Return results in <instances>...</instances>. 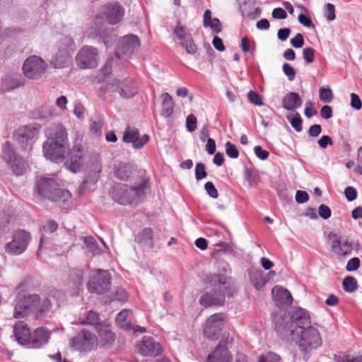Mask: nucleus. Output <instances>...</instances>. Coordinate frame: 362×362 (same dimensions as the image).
<instances>
[{
    "mask_svg": "<svg viewBox=\"0 0 362 362\" xmlns=\"http://www.w3.org/2000/svg\"><path fill=\"white\" fill-rule=\"evenodd\" d=\"M63 293L57 290H52L47 296L40 297L37 294H18L13 300V317L16 319L27 316L32 310H36L37 317H41L51 309L55 300L59 301L63 298Z\"/></svg>",
    "mask_w": 362,
    "mask_h": 362,
    "instance_id": "obj_1",
    "label": "nucleus"
},
{
    "mask_svg": "<svg viewBox=\"0 0 362 362\" xmlns=\"http://www.w3.org/2000/svg\"><path fill=\"white\" fill-rule=\"evenodd\" d=\"M46 141L42 144L44 156L54 163H62L69 152L68 133L62 124H53L45 130Z\"/></svg>",
    "mask_w": 362,
    "mask_h": 362,
    "instance_id": "obj_2",
    "label": "nucleus"
},
{
    "mask_svg": "<svg viewBox=\"0 0 362 362\" xmlns=\"http://www.w3.org/2000/svg\"><path fill=\"white\" fill-rule=\"evenodd\" d=\"M148 188L147 182H114L109 194L119 204L136 206L145 195Z\"/></svg>",
    "mask_w": 362,
    "mask_h": 362,
    "instance_id": "obj_3",
    "label": "nucleus"
},
{
    "mask_svg": "<svg viewBox=\"0 0 362 362\" xmlns=\"http://www.w3.org/2000/svg\"><path fill=\"white\" fill-rule=\"evenodd\" d=\"M291 322H286L284 317H280L274 320L276 330L283 337L295 339L296 330L300 331L310 327V319L308 311L301 308H295L291 313Z\"/></svg>",
    "mask_w": 362,
    "mask_h": 362,
    "instance_id": "obj_4",
    "label": "nucleus"
},
{
    "mask_svg": "<svg viewBox=\"0 0 362 362\" xmlns=\"http://www.w3.org/2000/svg\"><path fill=\"white\" fill-rule=\"evenodd\" d=\"M211 282L213 288L200 297V305L204 308L223 305L226 292V276L225 274H214Z\"/></svg>",
    "mask_w": 362,
    "mask_h": 362,
    "instance_id": "obj_5",
    "label": "nucleus"
},
{
    "mask_svg": "<svg viewBox=\"0 0 362 362\" xmlns=\"http://www.w3.org/2000/svg\"><path fill=\"white\" fill-rule=\"evenodd\" d=\"M300 349L303 352L304 358L306 359V352L317 349L322 344L320 334L317 328L310 326L300 331L296 330L295 339Z\"/></svg>",
    "mask_w": 362,
    "mask_h": 362,
    "instance_id": "obj_6",
    "label": "nucleus"
},
{
    "mask_svg": "<svg viewBox=\"0 0 362 362\" xmlns=\"http://www.w3.org/2000/svg\"><path fill=\"white\" fill-rule=\"evenodd\" d=\"M57 51L52 57L51 63L55 68L69 66L71 62V54L75 49L74 40L69 37H62L57 44Z\"/></svg>",
    "mask_w": 362,
    "mask_h": 362,
    "instance_id": "obj_7",
    "label": "nucleus"
},
{
    "mask_svg": "<svg viewBox=\"0 0 362 362\" xmlns=\"http://www.w3.org/2000/svg\"><path fill=\"white\" fill-rule=\"evenodd\" d=\"M111 279V275L107 270L94 271L88 282V290L92 293L104 294L110 289Z\"/></svg>",
    "mask_w": 362,
    "mask_h": 362,
    "instance_id": "obj_8",
    "label": "nucleus"
},
{
    "mask_svg": "<svg viewBox=\"0 0 362 362\" xmlns=\"http://www.w3.org/2000/svg\"><path fill=\"white\" fill-rule=\"evenodd\" d=\"M226 326V315L223 313L211 315L203 325L204 336L211 340H217Z\"/></svg>",
    "mask_w": 362,
    "mask_h": 362,
    "instance_id": "obj_9",
    "label": "nucleus"
},
{
    "mask_svg": "<svg viewBox=\"0 0 362 362\" xmlns=\"http://www.w3.org/2000/svg\"><path fill=\"white\" fill-rule=\"evenodd\" d=\"M31 240V235L25 230H18L13 233L12 240L4 246L5 251L12 255L23 253Z\"/></svg>",
    "mask_w": 362,
    "mask_h": 362,
    "instance_id": "obj_10",
    "label": "nucleus"
},
{
    "mask_svg": "<svg viewBox=\"0 0 362 362\" xmlns=\"http://www.w3.org/2000/svg\"><path fill=\"white\" fill-rule=\"evenodd\" d=\"M40 125L36 123L22 126L13 133L15 141L23 150L32 148L33 139L37 136Z\"/></svg>",
    "mask_w": 362,
    "mask_h": 362,
    "instance_id": "obj_11",
    "label": "nucleus"
},
{
    "mask_svg": "<svg viewBox=\"0 0 362 362\" xmlns=\"http://www.w3.org/2000/svg\"><path fill=\"white\" fill-rule=\"evenodd\" d=\"M47 64L40 57L33 55L28 57L23 63V70L25 76L30 79H38L45 73Z\"/></svg>",
    "mask_w": 362,
    "mask_h": 362,
    "instance_id": "obj_12",
    "label": "nucleus"
},
{
    "mask_svg": "<svg viewBox=\"0 0 362 362\" xmlns=\"http://www.w3.org/2000/svg\"><path fill=\"white\" fill-rule=\"evenodd\" d=\"M76 60L78 66L81 69L94 68L98 65V50L92 46H83L79 50Z\"/></svg>",
    "mask_w": 362,
    "mask_h": 362,
    "instance_id": "obj_13",
    "label": "nucleus"
},
{
    "mask_svg": "<svg viewBox=\"0 0 362 362\" xmlns=\"http://www.w3.org/2000/svg\"><path fill=\"white\" fill-rule=\"evenodd\" d=\"M139 46L140 40L136 35L133 34L124 35L117 43L115 51L116 56L117 57L122 56L129 57Z\"/></svg>",
    "mask_w": 362,
    "mask_h": 362,
    "instance_id": "obj_14",
    "label": "nucleus"
},
{
    "mask_svg": "<svg viewBox=\"0 0 362 362\" xmlns=\"http://www.w3.org/2000/svg\"><path fill=\"white\" fill-rule=\"evenodd\" d=\"M70 344L76 350L89 351L96 346L97 339L91 332L83 330L71 339Z\"/></svg>",
    "mask_w": 362,
    "mask_h": 362,
    "instance_id": "obj_15",
    "label": "nucleus"
},
{
    "mask_svg": "<svg viewBox=\"0 0 362 362\" xmlns=\"http://www.w3.org/2000/svg\"><path fill=\"white\" fill-rule=\"evenodd\" d=\"M101 13L111 25L120 22L124 15V7L118 2H110L101 7Z\"/></svg>",
    "mask_w": 362,
    "mask_h": 362,
    "instance_id": "obj_16",
    "label": "nucleus"
},
{
    "mask_svg": "<svg viewBox=\"0 0 362 362\" xmlns=\"http://www.w3.org/2000/svg\"><path fill=\"white\" fill-rule=\"evenodd\" d=\"M148 135L144 134L140 136L139 131L130 127H127L122 137L124 142L132 143L136 149L141 148L148 141Z\"/></svg>",
    "mask_w": 362,
    "mask_h": 362,
    "instance_id": "obj_17",
    "label": "nucleus"
},
{
    "mask_svg": "<svg viewBox=\"0 0 362 362\" xmlns=\"http://www.w3.org/2000/svg\"><path fill=\"white\" fill-rule=\"evenodd\" d=\"M50 334V331L46 327H41L35 329L30 335L28 347L38 349L48 343Z\"/></svg>",
    "mask_w": 362,
    "mask_h": 362,
    "instance_id": "obj_18",
    "label": "nucleus"
},
{
    "mask_svg": "<svg viewBox=\"0 0 362 362\" xmlns=\"http://www.w3.org/2000/svg\"><path fill=\"white\" fill-rule=\"evenodd\" d=\"M68 156L69 158L65 163L66 168L74 173L78 172L83 163L81 148L74 146L71 150L69 148Z\"/></svg>",
    "mask_w": 362,
    "mask_h": 362,
    "instance_id": "obj_19",
    "label": "nucleus"
},
{
    "mask_svg": "<svg viewBox=\"0 0 362 362\" xmlns=\"http://www.w3.org/2000/svg\"><path fill=\"white\" fill-rule=\"evenodd\" d=\"M138 349L143 356H157L162 350L160 344L150 337H143L141 342L138 344Z\"/></svg>",
    "mask_w": 362,
    "mask_h": 362,
    "instance_id": "obj_20",
    "label": "nucleus"
},
{
    "mask_svg": "<svg viewBox=\"0 0 362 362\" xmlns=\"http://www.w3.org/2000/svg\"><path fill=\"white\" fill-rule=\"evenodd\" d=\"M272 295L275 305L278 307L290 305L292 303L293 298L291 293L281 286H274L272 291Z\"/></svg>",
    "mask_w": 362,
    "mask_h": 362,
    "instance_id": "obj_21",
    "label": "nucleus"
},
{
    "mask_svg": "<svg viewBox=\"0 0 362 362\" xmlns=\"http://www.w3.org/2000/svg\"><path fill=\"white\" fill-rule=\"evenodd\" d=\"M30 335L31 333L27 325L20 322L14 325L13 336L19 344L28 346Z\"/></svg>",
    "mask_w": 362,
    "mask_h": 362,
    "instance_id": "obj_22",
    "label": "nucleus"
},
{
    "mask_svg": "<svg viewBox=\"0 0 362 362\" xmlns=\"http://www.w3.org/2000/svg\"><path fill=\"white\" fill-rule=\"evenodd\" d=\"M118 84L115 90L118 92L119 95L123 98H131L137 93V87L135 83L131 79H126L119 82L117 81Z\"/></svg>",
    "mask_w": 362,
    "mask_h": 362,
    "instance_id": "obj_23",
    "label": "nucleus"
},
{
    "mask_svg": "<svg viewBox=\"0 0 362 362\" xmlns=\"http://www.w3.org/2000/svg\"><path fill=\"white\" fill-rule=\"evenodd\" d=\"M329 236V238L333 237L332 250L334 253L338 256H346L351 253L352 247L350 243L346 240L341 243L340 238L332 233H330Z\"/></svg>",
    "mask_w": 362,
    "mask_h": 362,
    "instance_id": "obj_24",
    "label": "nucleus"
},
{
    "mask_svg": "<svg viewBox=\"0 0 362 362\" xmlns=\"http://www.w3.org/2000/svg\"><path fill=\"white\" fill-rule=\"evenodd\" d=\"M302 105V99L295 92L287 93L282 100V106L286 110H294L299 108Z\"/></svg>",
    "mask_w": 362,
    "mask_h": 362,
    "instance_id": "obj_25",
    "label": "nucleus"
},
{
    "mask_svg": "<svg viewBox=\"0 0 362 362\" xmlns=\"http://www.w3.org/2000/svg\"><path fill=\"white\" fill-rule=\"evenodd\" d=\"M203 26L209 28L213 34H218L221 31V23L218 18L211 17V12L206 9L203 16Z\"/></svg>",
    "mask_w": 362,
    "mask_h": 362,
    "instance_id": "obj_26",
    "label": "nucleus"
},
{
    "mask_svg": "<svg viewBox=\"0 0 362 362\" xmlns=\"http://www.w3.org/2000/svg\"><path fill=\"white\" fill-rule=\"evenodd\" d=\"M207 362H226V341L220 342L213 353L209 355Z\"/></svg>",
    "mask_w": 362,
    "mask_h": 362,
    "instance_id": "obj_27",
    "label": "nucleus"
},
{
    "mask_svg": "<svg viewBox=\"0 0 362 362\" xmlns=\"http://www.w3.org/2000/svg\"><path fill=\"white\" fill-rule=\"evenodd\" d=\"M251 284L256 290H260L265 284L266 280L260 269H251L248 272Z\"/></svg>",
    "mask_w": 362,
    "mask_h": 362,
    "instance_id": "obj_28",
    "label": "nucleus"
},
{
    "mask_svg": "<svg viewBox=\"0 0 362 362\" xmlns=\"http://www.w3.org/2000/svg\"><path fill=\"white\" fill-rule=\"evenodd\" d=\"M130 311L123 310L116 316V322L121 328L124 330H132L134 329V325L130 322Z\"/></svg>",
    "mask_w": 362,
    "mask_h": 362,
    "instance_id": "obj_29",
    "label": "nucleus"
},
{
    "mask_svg": "<svg viewBox=\"0 0 362 362\" xmlns=\"http://www.w3.org/2000/svg\"><path fill=\"white\" fill-rule=\"evenodd\" d=\"M162 98V110L161 116L164 117H169L173 113L174 103L171 95L168 93H164L161 95Z\"/></svg>",
    "mask_w": 362,
    "mask_h": 362,
    "instance_id": "obj_30",
    "label": "nucleus"
},
{
    "mask_svg": "<svg viewBox=\"0 0 362 362\" xmlns=\"http://www.w3.org/2000/svg\"><path fill=\"white\" fill-rule=\"evenodd\" d=\"M8 165L13 173L17 176L24 175L28 169L27 161L21 156L16 158V160Z\"/></svg>",
    "mask_w": 362,
    "mask_h": 362,
    "instance_id": "obj_31",
    "label": "nucleus"
},
{
    "mask_svg": "<svg viewBox=\"0 0 362 362\" xmlns=\"http://www.w3.org/2000/svg\"><path fill=\"white\" fill-rule=\"evenodd\" d=\"M55 182H38L37 185V194L43 199H56L52 197Z\"/></svg>",
    "mask_w": 362,
    "mask_h": 362,
    "instance_id": "obj_32",
    "label": "nucleus"
},
{
    "mask_svg": "<svg viewBox=\"0 0 362 362\" xmlns=\"http://www.w3.org/2000/svg\"><path fill=\"white\" fill-rule=\"evenodd\" d=\"M137 241L143 247L151 249L153 247V231L151 228H144L136 237Z\"/></svg>",
    "mask_w": 362,
    "mask_h": 362,
    "instance_id": "obj_33",
    "label": "nucleus"
},
{
    "mask_svg": "<svg viewBox=\"0 0 362 362\" xmlns=\"http://www.w3.org/2000/svg\"><path fill=\"white\" fill-rule=\"evenodd\" d=\"M2 158L7 163H11L18 156L16 155L13 145L10 141H6L2 146Z\"/></svg>",
    "mask_w": 362,
    "mask_h": 362,
    "instance_id": "obj_34",
    "label": "nucleus"
},
{
    "mask_svg": "<svg viewBox=\"0 0 362 362\" xmlns=\"http://www.w3.org/2000/svg\"><path fill=\"white\" fill-rule=\"evenodd\" d=\"M3 88L4 90H10L24 85V80L21 77L6 76L2 80Z\"/></svg>",
    "mask_w": 362,
    "mask_h": 362,
    "instance_id": "obj_35",
    "label": "nucleus"
},
{
    "mask_svg": "<svg viewBox=\"0 0 362 362\" xmlns=\"http://www.w3.org/2000/svg\"><path fill=\"white\" fill-rule=\"evenodd\" d=\"M52 197L56 198V199H50L52 202H66L71 197V193L66 189L57 187V183L55 182L54 188H53Z\"/></svg>",
    "mask_w": 362,
    "mask_h": 362,
    "instance_id": "obj_36",
    "label": "nucleus"
},
{
    "mask_svg": "<svg viewBox=\"0 0 362 362\" xmlns=\"http://www.w3.org/2000/svg\"><path fill=\"white\" fill-rule=\"evenodd\" d=\"M100 22L101 19L98 17H96L94 23L95 27L90 28V30L88 33L89 37L92 38H103L104 37L105 30L103 29Z\"/></svg>",
    "mask_w": 362,
    "mask_h": 362,
    "instance_id": "obj_37",
    "label": "nucleus"
},
{
    "mask_svg": "<svg viewBox=\"0 0 362 362\" xmlns=\"http://www.w3.org/2000/svg\"><path fill=\"white\" fill-rule=\"evenodd\" d=\"M344 290L347 293H353L358 288L356 279L351 276L345 277L342 282Z\"/></svg>",
    "mask_w": 362,
    "mask_h": 362,
    "instance_id": "obj_38",
    "label": "nucleus"
},
{
    "mask_svg": "<svg viewBox=\"0 0 362 362\" xmlns=\"http://www.w3.org/2000/svg\"><path fill=\"white\" fill-rule=\"evenodd\" d=\"M83 242L93 255H97L100 253V249L96 243L95 240L93 237H86L83 239Z\"/></svg>",
    "mask_w": 362,
    "mask_h": 362,
    "instance_id": "obj_39",
    "label": "nucleus"
},
{
    "mask_svg": "<svg viewBox=\"0 0 362 362\" xmlns=\"http://www.w3.org/2000/svg\"><path fill=\"white\" fill-rule=\"evenodd\" d=\"M174 34L181 40L180 43L182 45H184V41L186 39L191 37L190 35L187 33L186 28L182 25L180 22L177 23L176 28L174 29Z\"/></svg>",
    "mask_w": 362,
    "mask_h": 362,
    "instance_id": "obj_40",
    "label": "nucleus"
},
{
    "mask_svg": "<svg viewBox=\"0 0 362 362\" xmlns=\"http://www.w3.org/2000/svg\"><path fill=\"white\" fill-rule=\"evenodd\" d=\"M99 323V317L98 315L93 311L90 310L87 315L86 318L81 322L82 325H95Z\"/></svg>",
    "mask_w": 362,
    "mask_h": 362,
    "instance_id": "obj_41",
    "label": "nucleus"
},
{
    "mask_svg": "<svg viewBox=\"0 0 362 362\" xmlns=\"http://www.w3.org/2000/svg\"><path fill=\"white\" fill-rule=\"evenodd\" d=\"M276 189L280 199L286 201L289 199L290 195L288 194L286 182H278V185L276 186Z\"/></svg>",
    "mask_w": 362,
    "mask_h": 362,
    "instance_id": "obj_42",
    "label": "nucleus"
},
{
    "mask_svg": "<svg viewBox=\"0 0 362 362\" xmlns=\"http://www.w3.org/2000/svg\"><path fill=\"white\" fill-rule=\"evenodd\" d=\"M100 340L104 342L105 344L108 346L111 345L115 341V335L111 331L105 329L100 334Z\"/></svg>",
    "mask_w": 362,
    "mask_h": 362,
    "instance_id": "obj_43",
    "label": "nucleus"
},
{
    "mask_svg": "<svg viewBox=\"0 0 362 362\" xmlns=\"http://www.w3.org/2000/svg\"><path fill=\"white\" fill-rule=\"evenodd\" d=\"M319 95L320 100L326 103H329L333 99V94L330 88H325L322 87L319 90Z\"/></svg>",
    "mask_w": 362,
    "mask_h": 362,
    "instance_id": "obj_44",
    "label": "nucleus"
},
{
    "mask_svg": "<svg viewBox=\"0 0 362 362\" xmlns=\"http://www.w3.org/2000/svg\"><path fill=\"white\" fill-rule=\"evenodd\" d=\"M258 362H281V357L274 352H268L264 355H261Z\"/></svg>",
    "mask_w": 362,
    "mask_h": 362,
    "instance_id": "obj_45",
    "label": "nucleus"
},
{
    "mask_svg": "<svg viewBox=\"0 0 362 362\" xmlns=\"http://www.w3.org/2000/svg\"><path fill=\"white\" fill-rule=\"evenodd\" d=\"M288 119L290 120V123L292 127L297 132H300L303 129V119L298 113H296V116L291 118L288 117Z\"/></svg>",
    "mask_w": 362,
    "mask_h": 362,
    "instance_id": "obj_46",
    "label": "nucleus"
},
{
    "mask_svg": "<svg viewBox=\"0 0 362 362\" xmlns=\"http://www.w3.org/2000/svg\"><path fill=\"white\" fill-rule=\"evenodd\" d=\"M284 74L288 77L290 81L294 80L296 72L294 68L288 63H284L282 66Z\"/></svg>",
    "mask_w": 362,
    "mask_h": 362,
    "instance_id": "obj_47",
    "label": "nucleus"
},
{
    "mask_svg": "<svg viewBox=\"0 0 362 362\" xmlns=\"http://www.w3.org/2000/svg\"><path fill=\"white\" fill-rule=\"evenodd\" d=\"M303 59L307 64H311L315 59V49L312 47H305L303 50Z\"/></svg>",
    "mask_w": 362,
    "mask_h": 362,
    "instance_id": "obj_48",
    "label": "nucleus"
},
{
    "mask_svg": "<svg viewBox=\"0 0 362 362\" xmlns=\"http://www.w3.org/2000/svg\"><path fill=\"white\" fill-rule=\"evenodd\" d=\"M325 16L329 21H332L335 19V8L332 4L328 3L325 5Z\"/></svg>",
    "mask_w": 362,
    "mask_h": 362,
    "instance_id": "obj_49",
    "label": "nucleus"
},
{
    "mask_svg": "<svg viewBox=\"0 0 362 362\" xmlns=\"http://www.w3.org/2000/svg\"><path fill=\"white\" fill-rule=\"evenodd\" d=\"M197 117L191 114L187 117L186 119V128L189 132H194L197 128Z\"/></svg>",
    "mask_w": 362,
    "mask_h": 362,
    "instance_id": "obj_50",
    "label": "nucleus"
},
{
    "mask_svg": "<svg viewBox=\"0 0 362 362\" xmlns=\"http://www.w3.org/2000/svg\"><path fill=\"white\" fill-rule=\"evenodd\" d=\"M248 100L257 106L263 105L262 97L256 92L250 90L247 93Z\"/></svg>",
    "mask_w": 362,
    "mask_h": 362,
    "instance_id": "obj_51",
    "label": "nucleus"
},
{
    "mask_svg": "<svg viewBox=\"0 0 362 362\" xmlns=\"http://www.w3.org/2000/svg\"><path fill=\"white\" fill-rule=\"evenodd\" d=\"M360 267V259L358 257H353L350 259L346 265V269L348 272H354L358 269Z\"/></svg>",
    "mask_w": 362,
    "mask_h": 362,
    "instance_id": "obj_52",
    "label": "nucleus"
},
{
    "mask_svg": "<svg viewBox=\"0 0 362 362\" xmlns=\"http://www.w3.org/2000/svg\"><path fill=\"white\" fill-rule=\"evenodd\" d=\"M344 195L349 202H352L357 197V191L354 187L349 186L344 189Z\"/></svg>",
    "mask_w": 362,
    "mask_h": 362,
    "instance_id": "obj_53",
    "label": "nucleus"
},
{
    "mask_svg": "<svg viewBox=\"0 0 362 362\" xmlns=\"http://www.w3.org/2000/svg\"><path fill=\"white\" fill-rule=\"evenodd\" d=\"M318 214L322 218L326 220L331 216L332 211L328 206L325 204H321L318 209Z\"/></svg>",
    "mask_w": 362,
    "mask_h": 362,
    "instance_id": "obj_54",
    "label": "nucleus"
},
{
    "mask_svg": "<svg viewBox=\"0 0 362 362\" xmlns=\"http://www.w3.org/2000/svg\"><path fill=\"white\" fill-rule=\"evenodd\" d=\"M206 175L205 166L203 163H199L195 168V177L197 180L204 179Z\"/></svg>",
    "mask_w": 362,
    "mask_h": 362,
    "instance_id": "obj_55",
    "label": "nucleus"
},
{
    "mask_svg": "<svg viewBox=\"0 0 362 362\" xmlns=\"http://www.w3.org/2000/svg\"><path fill=\"white\" fill-rule=\"evenodd\" d=\"M127 298V293L125 289L122 288H116L113 300L118 301H124Z\"/></svg>",
    "mask_w": 362,
    "mask_h": 362,
    "instance_id": "obj_56",
    "label": "nucleus"
},
{
    "mask_svg": "<svg viewBox=\"0 0 362 362\" xmlns=\"http://www.w3.org/2000/svg\"><path fill=\"white\" fill-rule=\"evenodd\" d=\"M228 254H230L235 257H239L243 255V252L233 243L228 242Z\"/></svg>",
    "mask_w": 362,
    "mask_h": 362,
    "instance_id": "obj_57",
    "label": "nucleus"
},
{
    "mask_svg": "<svg viewBox=\"0 0 362 362\" xmlns=\"http://www.w3.org/2000/svg\"><path fill=\"white\" fill-rule=\"evenodd\" d=\"M291 45L295 48H300L304 44L303 35L301 33H298L291 40Z\"/></svg>",
    "mask_w": 362,
    "mask_h": 362,
    "instance_id": "obj_58",
    "label": "nucleus"
},
{
    "mask_svg": "<svg viewBox=\"0 0 362 362\" xmlns=\"http://www.w3.org/2000/svg\"><path fill=\"white\" fill-rule=\"evenodd\" d=\"M351 106L352 108L359 110L362 107V103L358 97V95L356 93H351Z\"/></svg>",
    "mask_w": 362,
    "mask_h": 362,
    "instance_id": "obj_59",
    "label": "nucleus"
},
{
    "mask_svg": "<svg viewBox=\"0 0 362 362\" xmlns=\"http://www.w3.org/2000/svg\"><path fill=\"white\" fill-rule=\"evenodd\" d=\"M182 46L185 47L186 51L189 54H193L196 52L197 47L191 37L184 41V45Z\"/></svg>",
    "mask_w": 362,
    "mask_h": 362,
    "instance_id": "obj_60",
    "label": "nucleus"
},
{
    "mask_svg": "<svg viewBox=\"0 0 362 362\" xmlns=\"http://www.w3.org/2000/svg\"><path fill=\"white\" fill-rule=\"evenodd\" d=\"M309 199V195L305 191L298 190L296 193V202L298 204H304Z\"/></svg>",
    "mask_w": 362,
    "mask_h": 362,
    "instance_id": "obj_61",
    "label": "nucleus"
},
{
    "mask_svg": "<svg viewBox=\"0 0 362 362\" xmlns=\"http://www.w3.org/2000/svg\"><path fill=\"white\" fill-rule=\"evenodd\" d=\"M254 152L256 156L260 160H266L269 157V152L264 150L260 146H256L254 148Z\"/></svg>",
    "mask_w": 362,
    "mask_h": 362,
    "instance_id": "obj_62",
    "label": "nucleus"
},
{
    "mask_svg": "<svg viewBox=\"0 0 362 362\" xmlns=\"http://www.w3.org/2000/svg\"><path fill=\"white\" fill-rule=\"evenodd\" d=\"M58 228V224L56 221L53 220L47 221L45 224L43 226V230L45 232L54 233Z\"/></svg>",
    "mask_w": 362,
    "mask_h": 362,
    "instance_id": "obj_63",
    "label": "nucleus"
},
{
    "mask_svg": "<svg viewBox=\"0 0 362 362\" xmlns=\"http://www.w3.org/2000/svg\"><path fill=\"white\" fill-rule=\"evenodd\" d=\"M358 165L355 168L354 172L357 174L362 175V146L358 149Z\"/></svg>",
    "mask_w": 362,
    "mask_h": 362,
    "instance_id": "obj_64",
    "label": "nucleus"
}]
</instances>
